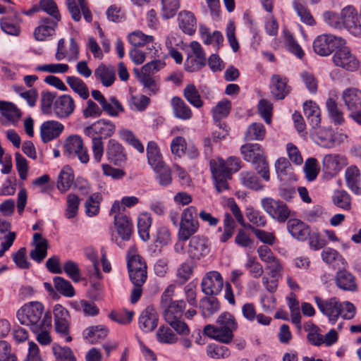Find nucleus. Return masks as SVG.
I'll list each match as a JSON object with an SVG mask.
<instances>
[{
	"instance_id": "8fccbe9b",
	"label": "nucleus",
	"mask_w": 361,
	"mask_h": 361,
	"mask_svg": "<svg viewBox=\"0 0 361 361\" xmlns=\"http://www.w3.org/2000/svg\"><path fill=\"white\" fill-rule=\"evenodd\" d=\"M332 201L334 205L344 209L350 210L351 208V197L345 190H336L332 197Z\"/></svg>"
},
{
	"instance_id": "49530a36",
	"label": "nucleus",
	"mask_w": 361,
	"mask_h": 361,
	"mask_svg": "<svg viewBox=\"0 0 361 361\" xmlns=\"http://www.w3.org/2000/svg\"><path fill=\"white\" fill-rule=\"evenodd\" d=\"M155 173V179L161 187H167L172 183V174L171 169L163 164L153 169Z\"/></svg>"
},
{
	"instance_id": "f257e3e1",
	"label": "nucleus",
	"mask_w": 361,
	"mask_h": 361,
	"mask_svg": "<svg viewBox=\"0 0 361 361\" xmlns=\"http://www.w3.org/2000/svg\"><path fill=\"white\" fill-rule=\"evenodd\" d=\"M44 306L39 302H30L24 305L16 312V317L21 324L30 326L33 332H38L40 328L51 326V315L46 312L42 319Z\"/></svg>"
},
{
	"instance_id": "f3484780",
	"label": "nucleus",
	"mask_w": 361,
	"mask_h": 361,
	"mask_svg": "<svg viewBox=\"0 0 361 361\" xmlns=\"http://www.w3.org/2000/svg\"><path fill=\"white\" fill-rule=\"evenodd\" d=\"M139 328L145 333L154 331L158 325V315L152 306L147 307L139 317Z\"/></svg>"
},
{
	"instance_id": "c85d7f7f",
	"label": "nucleus",
	"mask_w": 361,
	"mask_h": 361,
	"mask_svg": "<svg viewBox=\"0 0 361 361\" xmlns=\"http://www.w3.org/2000/svg\"><path fill=\"white\" fill-rule=\"evenodd\" d=\"M335 281L336 286L343 290L355 291L357 289L355 277L345 269L336 273Z\"/></svg>"
},
{
	"instance_id": "a211bd4d",
	"label": "nucleus",
	"mask_w": 361,
	"mask_h": 361,
	"mask_svg": "<svg viewBox=\"0 0 361 361\" xmlns=\"http://www.w3.org/2000/svg\"><path fill=\"white\" fill-rule=\"evenodd\" d=\"M233 331L220 326L207 324L204 327L203 333L208 337L219 341L224 343H229L233 338Z\"/></svg>"
},
{
	"instance_id": "a19ab883",
	"label": "nucleus",
	"mask_w": 361,
	"mask_h": 361,
	"mask_svg": "<svg viewBox=\"0 0 361 361\" xmlns=\"http://www.w3.org/2000/svg\"><path fill=\"white\" fill-rule=\"evenodd\" d=\"M74 176L68 166H65L61 171L57 180V188L61 192H65L73 184Z\"/></svg>"
},
{
	"instance_id": "2f4dec72",
	"label": "nucleus",
	"mask_w": 361,
	"mask_h": 361,
	"mask_svg": "<svg viewBox=\"0 0 361 361\" xmlns=\"http://www.w3.org/2000/svg\"><path fill=\"white\" fill-rule=\"evenodd\" d=\"M178 25L183 32L189 35L195 33L197 27L196 18L194 14L188 11H182L178 13Z\"/></svg>"
},
{
	"instance_id": "f03ea898",
	"label": "nucleus",
	"mask_w": 361,
	"mask_h": 361,
	"mask_svg": "<svg viewBox=\"0 0 361 361\" xmlns=\"http://www.w3.org/2000/svg\"><path fill=\"white\" fill-rule=\"evenodd\" d=\"M178 227L177 236L180 242H186L193 237L199 229L197 210L195 207L190 206L183 210Z\"/></svg>"
},
{
	"instance_id": "4c0bfd02",
	"label": "nucleus",
	"mask_w": 361,
	"mask_h": 361,
	"mask_svg": "<svg viewBox=\"0 0 361 361\" xmlns=\"http://www.w3.org/2000/svg\"><path fill=\"white\" fill-rule=\"evenodd\" d=\"M322 258L324 262L334 268L344 267L345 260L336 250L327 247L322 252Z\"/></svg>"
},
{
	"instance_id": "0e129e2a",
	"label": "nucleus",
	"mask_w": 361,
	"mask_h": 361,
	"mask_svg": "<svg viewBox=\"0 0 361 361\" xmlns=\"http://www.w3.org/2000/svg\"><path fill=\"white\" fill-rule=\"evenodd\" d=\"M48 246L47 240L37 243L35 245V249L30 252V258L38 263L41 262L47 255Z\"/></svg>"
},
{
	"instance_id": "aec40b11",
	"label": "nucleus",
	"mask_w": 361,
	"mask_h": 361,
	"mask_svg": "<svg viewBox=\"0 0 361 361\" xmlns=\"http://www.w3.org/2000/svg\"><path fill=\"white\" fill-rule=\"evenodd\" d=\"M314 134L316 142L326 148H333L340 144L339 137L338 134H335L331 129L317 128Z\"/></svg>"
},
{
	"instance_id": "9d476101",
	"label": "nucleus",
	"mask_w": 361,
	"mask_h": 361,
	"mask_svg": "<svg viewBox=\"0 0 361 361\" xmlns=\"http://www.w3.org/2000/svg\"><path fill=\"white\" fill-rule=\"evenodd\" d=\"M116 131L115 124L109 120L99 119L83 130L85 135L87 137L97 136L101 139L111 137Z\"/></svg>"
},
{
	"instance_id": "3c124183",
	"label": "nucleus",
	"mask_w": 361,
	"mask_h": 361,
	"mask_svg": "<svg viewBox=\"0 0 361 361\" xmlns=\"http://www.w3.org/2000/svg\"><path fill=\"white\" fill-rule=\"evenodd\" d=\"M149 97L141 94H132L129 99V106L132 110L137 111H145L150 104Z\"/></svg>"
},
{
	"instance_id": "774afa93",
	"label": "nucleus",
	"mask_w": 361,
	"mask_h": 361,
	"mask_svg": "<svg viewBox=\"0 0 361 361\" xmlns=\"http://www.w3.org/2000/svg\"><path fill=\"white\" fill-rule=\"evenodd\" d=\"M79 204L80 200L77 195L75 194L68 195L65 216L68 219L74 218L78 212Z\"/></svg>"
},
{
	"instance_id": "0eeeda50",
	"label": "nucleus",
	"mask_w": 361,
	"mask_h": 361,
	"mask_svg": "<svg viewBox=\"0 0 361 361\" xmlns=\"http://www.w3.org/2000/svg\"><path fill=\"white\" fill-rule=\"evenodd\" d=\"M335 66L348 71H354L358 68L359 61L351 53L349 47L345 45L338 47L332 57Z\"/></svg>"
},
{
	"instance_id": "69168bd1",
	"label": "nucleus",
	"mask_w": 361,
	"mask_h": 361,
	"mask_svg": "<svg viewBox=\"0 0 361 361\" xmlns=\"http://www.w3.org/2000/svg\"><path fill=\"white\" fill-rule=\"evenodd\" d=\"M231 108V103L228 99H225L219 102L212 109L214 119L219 121L226 117L229 114Z\"/></svg>"
},
{
	"instance_id": "864d4df0",
	"label": "nucleus",
	"mask_w": 361,
	"mask_h": 361,
	"mask_svg": "<svg viewBox=\"0 0 361 361\" xmlns=\"http://www.w3.org/2000/svg\"><path fill=\"white\" fill-rule=\"evenodd\" d=\"M185 98L195 107L200 108L203 105L200 93L193 84H188L183 90Z\"/></svg>"
},
{
	"instance_id": "ddd939ff",
	"label": "nucleus",
	"mask_w": 361,
	"mask_h": 361,
	"mask_svg": "<svg viewBox=\"0 0 361 361\" xmlns=\"http://www.w3.org/2000/svg\"><path fill=\"white\" fill-rule=\"evenodd\" d=\"M209 250V241L204 236L197 235L189 239L188 254L192 259L200 260L207 256Z\"/></svg>"
},
{
	"instance_id": "f704fd0d",
	"label": "nucleus",
	"mask_w": 361,
	"mask_h": 361,
	"mask_svg": "<svg viewBox=\"0 0 361 361\" xmlns=\"http://www.w3.org/2000/svg\"><path fill=\"white\" fill-rule=\"evenodd\" d=\"M171 104L174 116L182 120H188L192 117V111L185 102L179 97H173Z\"/></svg>"
},
{
	"instance_id": "7c9ffc66",
	"label": "nucleus",
	"mask_w": 361,
	"mask_h": 361,
	"mask_svg": "<svg viewBox=\"0 0 361 361\" xmlns=\"http://www.w3.org/2000/svg\"><path fill=\"white\" fill-rule=\"evenodd\" d=\"M303 111L312 128L316 129L319 127L321 123L320 109L314 102L306 101L303 104Z\"/></svg>"
},
{
	"instance_id": "39448f33",
	"label": "nucleus",
	"mask_w": 361,
	"mask_h": 361,
	"mask_svg": "<svg viewBox=\"0 0 361 361\" xmlns=\"http://www.w3.org/2000/svg\"><path fill=\"white\" fill-rule=\"evenodd\" d=\"M263 209L274 219L279 223H284L290 215L288 206L279 200L264 197L261 200Z\"/></svg>"
},
{
	"instance_id": "e2e57ef3",
	"label": "nucleus",
	"mask_w": 361,
	"mask_h": 361,
	"mask_svg": "<svg viewBox=\"0 0 361 361\" xmlns=\"http://www.w3.org/2000/svg\"><path fill=\"white\" fill-rule=\"evenodd\" d=\"M52 350L56 358L60 361H76L73 351L68 347H61L54 343L52 346Z\"/></svg>"
},
{
	"instance_id": "cd10ccee",
	"label": "nucleus",
	"mask_w": 361,
	"mask_h": 361,
	"mask_svg": "<svg viewBox=\"0 0 361 361\" xmlns=\"http://www.w3.org/2000/svg\"><path fill=\"white\" fill-rule=\"evenodd\" d=\"M345 178L348 188L355 195L361 194L360 172L355 166L347 168L345 173Z\"/></svg>"
},
{
	"instance_id": "bb28decb",
	"label": "nucleus",
	"mask_w": 361,
	"mask_h": 361,
	"mask_svg": "<svg viewBox=\"0 0 361 361\" xmlns=\"http://www.w3.org/2000/svg\"><path fill=\"white\" fill-rule=\"evenodd\" d=\"M114 224L118 235L123 240H129L133 232V225L125 214L118 213L114 216Z\"/></svg>"
},
{
	"instance_id": "79ce46f5",
	"label": "nucleus",
	"mask_w": 361,
	"mask_h": 361,
	"mask_svg": "<svg viewBox=\"0 0 361 361\" xmlns=\"http://www.w3.org/2000/svg\"><path fill=\"white\" fill-rule=\"evenodd\" d=\"M147 155L148 163L153 169L164 164L159 149L154 142H149L148 143Z\"/></svg>"
},
{
	"instance_id": "4be33fe9",
	"label": "nucleus",
	"mask_w": 361,
	"mask_h": 361,
	"mask_svg": "<svg viewBox=\"0 0 361 361\" xmlns=\"http://www.w3.org/2000/svg\"><path fill=\"white\" fill-rule=\"evenodd\" d=\"M94 76L97 80L101 82L106 87H111L115 82L116 70L112 66L101 63L94 71Z\"/></svg>"
},
{
	"instance_id": "6ab92c4d",
	"label": "nucleus",
	"mask_w": 361,
	"mask_h": 361,
	"mask_svg": "<svg viewBox=\"0 0 361 361\" xmlns=\"http://www.w3.org/2000/svg\"><path fill=\"white\" fill-rule=\"evenodd\" d=\"M64 129L63 125L56 121H47L40 127V136L44 143L57 138Z\"/></svg>"
},
{
	"instance_id": "13d9d810",
	"label": "nucleus",
	"mask_w": 361,
	"mask_h": 361,
	"mask_svg": "<svg viewBox=\"0 0 361 361\" xmlns=\"http://www.w3.org/2000/svg\"><path fill=\"white\" fill-rule=\"evenodd\" d=\"M293 8L300 20L305 24L313 25L315 21L307 8L300 1H293Z\"/></svg>"
},
{
	"instance_id": "e433bc0d",
	"label": "nucleus",
	"mask_w": 361,
	"mask_h": 361,
	"mask_svg": "<svg viewBox=\"0 0 361 361\" xmlns=\"http://www.w3.org/2000/svg\"><path fill=\"white\" fill-rule=\"evenodd\" d=\"M108 334V329L102 325L92 326L87 328L83 336L90 343L94 344L104 339Z\"/></svg>"
},
{
	"instance_id": "4d7b16f0",
	"label": "nucleus",
	"mask_w": 361,
	"mask_h": 361,
	"mask_svg": "<svg viewBox=\"0 0 361 361\" xmlns=\"http://www.w3.org/2000/svg\"><path fill=\"white\" fill-rule=\"evenodd\" d=\"M102 196L99 193L91 195L85 203V213L88 216H94L99 213Z\"/></svg>"
},
{
	"instance_id": "b1692460",
	"label": "nucleus",
	"mask_w": 361,
	"mask_h": 361,
	"mask_svg": "<svg viewBox=\"0 0 361 361\" xmlns=\"http://www.w3.org/2000/svg\"><path fill=\"white\" fill-rule=\"evenodd\" d=\"M59 20L51 18H42L39 25L34 31V36L37 41H44L47 37L52 36Z\"/></svg>"
},
{
	"instance_id": "2eb2a0df",
	"label": "nucleus",
	"mask_w": 361,
	"mask_h": 361,
	"mask_svg": "<svg viewBox=\"0 0 361 361\" xmlns=\"http://www.w3.org/2000/svg\"><path fill=\"white\" fill-rule=\"evenodd\" d=\"M75 104L73 99L69 94H63L57 97L53 106V111L59 118H67L74 111Z\"/></svg>"
},
{
	"instance_id": "bf43d9fd",
	"label": "nucleus",
	"mask_w": 361,
	"mask_h": 361,
	"mask_svg": "<svg viewBox=\"0 0 361 361\" xmlns=\"http://www.w3.org/2000/svg\"><path fill=\"white\" fill-rule=\"evenodd\" d=\"M139 82L145 88L149 94H156L159 91V79L153 76H137Z\"/></svg>"
},
{
	"instance_id": "052dcab7",
	"label": "nucleus",
	"mask_w": 361,
	"mask_h": 361,
	"mask_svg": "<svg viewBox=\"0 0 361 361\" xmlns=\"http://www.w3.org/2000/svg\"><path fill=\"white\" fill-rule=\"evenodd\" d=\"M161 15L164 19H169L175 16L180 8L179 0H161Z\"/></svg>"
},
{
	"instance_id": "dca6fc26",
	"label": "nucleus",
	"mask_w": 361,
	"mask_h": 361,
	"mask_svg": "<svg viewBox=\"0 0 361 361\" xmlns=\"http://www.w3.org/2000/svg\"><path fill=\"white\" fill-rule=\"evenodd\" d=\"M8 13V16L1 17V30L6 34L12 36H18L20 33V26L13 22V20L17 18V13L12 6H8L6 8L5 6H1V14Z\"/></svg>"
},
{
	"instance_id": "7ed1b4c3",
	"label": "nucleus",
	"mask_w": 361,
	"mask_h": 361,
	"mask_svg": "<svg viewBox=\"0 0 361 361\" xmlns=\"http://www.w3.org/2000/svg\"><path fill=\"white\" fill-rule=\"evenodd\" d=\"M185 302L183 300H178L177 302L164 310V318L176 332L180 335L187 336L190 334V329L182 319Z\"/></svg>"
},
{
	"instance_id": "a18cd8bd",
	"label": "nucleus",
	"mask_w": 361,
	"mask_h": 361,
	"mask_svg": "<svg viewBox=\"0 0 361 361\" xmlns=\"http://www.w3.org/2000/svg\"><path fill=\"white\" fill-rule=\"evenodd\" d=\"M152 224V218L149 213L145 212L139 215L137 219V230L140 238L144 240L149 239V231Z\"/></svg>"
},
{
	"instance_id": "5fc2aeb1",
	"label": "nucleus",
	"mask_w": 361,
	"mask_h": 361,
	"mask_svg": "<svg viewBox=\"0 0 361 361\" xmlns=\"http://www.w3.org/2000/svg\"><path fill=\"white\" fill-rule=\"evenodd\" d=\"M157 341L161 343L173 344L178 341L177 336L172 330L164 325L159 327L156 333Z\"/></svg>"
},
{
	"instance_id": "58836bf2",
	"label": "nucleus",
	"mask_w": 361,
	"mask_h": 361,
	"mask_svg": "<svg viewBox=\"0 0 361 361\" xmlns=\"http://www.w3.org/2000/svg\"><path fill=\"white\" fill-rule=\"evenodd\" d=\"M66 82L71 89L77 93L82 99H87L89 97V90L85 82L76 76L66 77Z\"/></svg>"
},
{
	"instance_id": "c03bdc74",
	"label": "nucleus",
	"mask_w": 361,
	"mask_h": 361,
	"mask_svg": "<svg viewBox=\"0 0 361 361\" xmlns=\"http://www.w3.org/2000/svg\"><path fill=\"white\" fill-rule=\"evenodd\" d=\"M266 135V129L261 123H252L245 133V139L247 141L262 140Z\"/></svg>"
},
{
	"instance_id": "423d86ee",
	"label": "nucleus",
	"mask_w": 361,
	"mask_h": 361,
	"mask_svg": "<svg viewBox=\"0 0 361 361\" xmlns=\"http://www.w3.org/2000/svg\"><path fill=\"white\" fill-rule=\"evenodd\" d=\"M342 97L345 106L350 111V117L361 125V90L350 88L343 92Z\"/></svg>"
},
{
	"instance_id": "5701e85b",
	"label": "nucleus",
	"mask_w": 361,
	"mask_h": 361,
	"mask_svg": "<svg viewBox=\"0 0 361 361\" xmlns=\"http://www.w3.org/2000/svg\"><path fill=\"white\" fill-rule=\"evenodd\" d=\"M21 116L20 110L15 104L1 101V116L6 119L5 122L1 121V124L16 126Z\"/></svg>"
},
{
	"instance_id": "393cba45",
	"label": "nucleus",
	"mask_w": 361,
	"mask_h": 361,
	"mask_svg": "<svg viewBox=\"0 0 361 361\" xmlns=\"http://www.w3.org/2000/svg\"><path fill=\"white\" fill-rule=\"evenodd\" d=\"M215 162L214 160L210 161V169L212 173V176L214 180V185L218 192H221L225 190L228 189V179L231 178V176L228 175V172L226 170L222 169V166L220 164V166L214 167Z\"/></svg>"
},
{
	"instance_id": "a878e982",
	"label": "nucleus",
	"mask_w": 361,
	"mask_h": 361,
	"mask_svg": "<svg viewBox=\"0 0 361 361\" xmlns=\"http://www.w3.org/2000/svg\"><path fill=\"white\" fill-rule=\"evenodd\" d=\"M288 80L279 75H274L271 79V93L276 99H283L290 92Z\"/></svg>"
},
{
	"instance_id": "412c9836",
	"label": "nucleus",
	"mask_w": 361,
	"mask_h": 361,
	"mask_svg": "<svg viewBox=\"0 0 361 361\" xmlns=\"http://www.w3.org/2000/svg\"><path fill=\"white\" fill-rule=\"evenodd\" d=\"M106 154L108 160L116 166H121L126 160V154L123 147L114 139L109 140Z\"/></svg>"
},
{
	"instance_id": "09e8293b",
	"label": "nucleus",
	"mask_w": 361,
	"mask_h": 361,
	"mask_svg": "<svg viewBox=\"0 0 361 361\" xmlns=\"http://www.w3.org/2000/svg\"><path fill=\"white\" fill-rule=\"evenodd\" d=\"M102 110L111 116H118L120 113L124 111V109L120 102L114 96L106 99L101 104Z\"/></svg>"
},
{
	"instance_id": "ea45409f",
	"label": "nucleus",
	"mask_w": 361,
	"mask_h": 361,
	"mask_svg": "<svg viewBox=\"0 0 361 361\" xmlns=\"http://www.w3.org/2000/svg\"><path fill=\"white\" fill-rule=\"evenodd\" d=\"M200 308L203 317L209 318L219 310L220 304L215 298H204L200 301Z\"/></svg>"
},
{
	"instance_id": "c9c22d12",
	"label": "nucleus",
	"mask_w": 361,
	"mask_h": 361,
	"mask_svg": "<svg viewBox=\"0 0 361 361\" xmlns=\"http://www.w3.org/2000/svg\"><path fill=\"white\" fill-rule=\"evenodd\" d=\"M239 179L241 184L247 188L257 191L262 190L264 188L258 176L252 171L241 172Z\"/></svg>"
},
{
	"instance_id": "6e6552de",
	"label": "nucleus",
	"mask_w": 361,
	"mask_h": 361,
	"mask_svg": "<svg viewBox=\"0 0 361 361\" xmlns=\"http://www.w3.org/2000/svg\"><path fill=\"white\" fill-rule=\"evenodd\" d=\"M54 327L57 334L66 338V342L72 341L69 336L70 315L68 310L61 305H56L54 308Z\"/></svg>"
},
{
	"instance_id": "338daca9",
	"label": "nucleus",
	"mask_w": 361,
	"mask_h": 361,
	"mask_svg": "<svg viewBox=\"0 0 361 361\" xmlns=\"http://www.w3.org/2000/svg\"><path fill=\"white\" fill-rule=\"evenodd\" d=\"M62 269L73 282L80 281V271L78 264L75 262L68 260L63 264Z\"/></svg>"
},
{
	"instance_id": "c756f323",
	"label": "nucleus",
	"mask_w": 361,
	"mask_h": 361,
	"mask_svg": "<svg viewBox=\"0 0 361 361\" xmlns=\"http://www.w3.org/2000/svg\"><path fill=\"white\" fill-rule=\"evenodd\" d=\"M287 228L292 236L299 240H305L310 234V227L298 219L288 221Z\"/></svg>"
},
{
	"instance_id": "473e14b6",
	"label": "nucleus",
	"mask_w": 361,
	"mask_h": 361,
	"mask_svg": "<svg viewBox=\"0 0 361 361\" xmlns=\"http://www.w3.org/2000/svg\"><path fill=\"white\" fill-rule=\"evenodd\" d=\"M240 152L243 159L251 163L256 162V161L265 157L264 150L259 144H245L241 146Z\"/></svg>"
},
{
	"instance_id": "680f3d73",
	"label": "nucleus",
	"mask_w": 361,
	"mask_h": 361,
	"mask_svg": "<svg viewBox=\"0 0 361 361\" xmlns=\"http://www.w3.org/2000/svg\"><path fill=\"white\" fill-rule=\"evenodd\" d=\"M165 66L164 62L161 60L152 61L144 65L140 71L135 70L137 76L147 75L152 76L155 73L163 68Z\"/></svg>"
},
{
	"instance_id": "37998d69",
	"label": "nucleus",
	"mask_w": 361,
	"mask_h": 361,
	"mask_svg": "<svg viewBox=\"0 0 361 361\" xmlns=\"http://www.w3.org/2000/svg\"><path fill=\"white\" fill-rule=\"evenodd\" d=\"M215 162L214 167L220 166V164H222V169L226 170L228 172V175L231 176L232 173L237 172L242 168V162L239 158L235 157H230L226 161H224L221 158H219L217 160L213 159Z\"/></svg>"
},
{
	"instance_id": "9b49d317",
	"label": "nucleus",
	"mask_w": 361,
	"mask_h": 361,
	"mask_svg": "<svg viewBox=\"0 0 361 361\" xmlns=\"http://www.w3.org/2000/svg\"><path fill=\"white\" fill-rule=\"evenodd\" d=\"M342 28H346L355 37H361V23L355 7L348 6L341 12Z\"/></svg>"
},
{
	"instance_id": "603ef678",
	"label": "nucleus",
	"mask_w": 361,
	"mask_h": 361,
	"mask_svg": "<svg viewBox=\"0 0 361 361\" xmlns=\"http://www.w3.org/2000/svg\"><path fill=\"white\" fill-rule=\"evenodd\" d=\"M83 145V140L80 136H70L64 142V154L68 157H73V153L81 149Z\"/></svg>"
},
{
	"instance_id": "72a5a7b5",
	"label": "nucleus",
	"mask_w": 361,
	"mask_h": 361,
	"mask_svg": "<svg viewBox=\"0 0 361 361\" xmlns=\"http://www.w3.org/2000/svg\"><path fill=\"white\" fill-rule=\"evenodd\" d=\"M326 107L329 117L334 125L341 126L344 123L343 113L334 99L328 98L326 101Z\"/></svg>"
},
{
	"instance_id": "20e7f679",
	"label": "nucleus",
	"mask_w": 361,
	"mask_h": 361,
	"mask_svg": "<svg viewBox=\"0 0 361 361\" xmlns=\"http://www.w3.org/2000/svg\"><path fill=\"white\" fill-rule=\"evenodd\" d=\"M346 41L341 37L331 34H323L317 36L313 42L314 51L322 56L330 55L338 47L345 45Z\"/></svg>"
},
{
	"instance_id": "6e6d98bb",
	"label": "nucleus",
	"mask_w": 361,
	"mask_h": 361,
	"mask_svg": "<svg viewBox=\"0 0 361 361\" xmlns=\"http://www.w3.org/2000/svg\"><path fill=\"white\" fill-rule=\"evenodd\" d=\"M128 38L129 42L134 47V48L152 43L154 39L152 36L146 35L139 30L134 31L129 34Z\"/></svg>"
},
{
	"instance_id": "4468645a",
	"label": "nucleus",
	"mask_w": 361,
	"mask_h": 361,
	"mask_svg": "<svg viewBox=\"0 0 361 361\" xmlns=\"http://www.w3.org/2000/svg\"><path fill=\"white\" fill-rule=\"evenodd\" d=\"M322 164L323 171L331 176H334L347 166L348 161L345 156L329 154L324 157Z\"/></svg>"
},
{
	"instance_id": "1a4fd4ad",
	"label": "nucleus",
	"mask_w": 361,
	"mask_h": 361,
	"mask_svg": "<svg viewBox=\"0 0 361 361\" xmlns=\"http://www.w3.org/2000/svg\"><path fill=\"white\" fill-rule=\"evenodd\" d=\"M315 302L321 312L329 318L331 324H334L340 317L341 302L336 297L323 299L314 297Z\"/></svg>"
},
{
	"instance_id": "de8ad7c7",
	"label": "nucleus",
	"mask_w": 361,
	"mask_h": 361,
	"mask_svg": "<svg viewBox=\"0 0 361 361\" xmlns=\"http://www.w3.org/2000/svg\"><path fill=\"white\" fill-rule=\"evenodd\" d=\"M53 281L55 289L61 295L68 298L75 295L74 288L70 281L61 276H55Z\"/></svg>"
},
{
	"instance_id": "f8f14e48",
	"label": "nucleus",
	"mask_w": 361,
	"mask_h": 361,
	"mask_svg": "<svg viewBox=\"0 0 361 361\" xmlns=\"http://www.w3.org/2000/svg\"><path fill=\"white\" fill-rule=\"evenodd\" d=\"M202 292L207 295H216L220 293L224 287L221 274L216 271L207 272L201 282Z\"/></svg>"
}]
</instances>
